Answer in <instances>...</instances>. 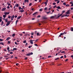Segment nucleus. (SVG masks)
<instances>
[{"label":"nucleus","instance_id":"nucleus-1","mask_svg":"<svg viewBox=\"0 0 73 73\" xmlns=\"http://www.w3.org/2000/svg\"><path fill=\"white\" fill-rule=\"evenodd\" d=\"M32 54H33V52H31L30 53H29L28 54H26V56H29L30 55H32Z\"/></svg>","mask_w":73,"mask_h":73},{"label":"nucleus","instance_id":"nucleus-2","mask_svg":"<svg viewBox=\"0 0 73 73\" xmlns=\"http://www.w3.org/2000/svg\"><path fill=\"white\" fill-rule=\"evenodd\" d=\"M9 24H10V21H8L7 22V23L6 24V26H8Z\"/></svg>","mask_w":73,"mask_h":73},{"label":"nucleus","instance_id":"nucleus-3","mask_svg":"<svg viewBox=\"0 0 73 73\" xmlns=\"http://www.w3.org/2000/svg\"><path fill=\"white\" fill-rule=\"evenodd\" d=\"M38 13L37 12H36L35 13H34V14H33V15L34 16H36L37 15V14Z\"/></svg>","mask_w":73,"mask_h":73},{"label":"nucleus","instance_id":"nucleus-4","mask_svg":"<svg viewBox=\"0 0 73 73\" xmlns=\"http://www.w3.org/2000/svg\"><path fill=\"white\" fill-rule=\"evenodd\" d=\"M16 7H19V4H17L15 5V6L14 7V9H15V8Z\"/></svg>","mask_w":73,"mask_h":73},{"label":"nucleus","instance_id":"nucleus-5","mask_svg":"<svg viewBox=\"0 0 73 73\" xmlns=\"http://www.w3.org/2000/svg\"><path fill=\"white\" fill-rule=\"evenodd\" d=\"M4 14H5V15H9V12H5L4 13Z\"/></svg>","mask_w":73,"mask_h":73},{"label":"nucleus","instance_id":"nucleus-6","mask_svg":"<svg viewBox=\"0 0 73 73\" xmlns=\"http://www.w3.org/2000/svg\"><path fill=\"white\" fill-rule=\"evenodd\" d=\"M29 41L30 42V44H33V42L32 40H30Z\"/></svg>","mask_w":73,"mask_h":73},{"label":"nucleus","instance_id":"nucleus-7","mask_svg":"<svg viewBox=\"0 0 73 73\" xmlns=\"http://www.w3.org/2000/svg\"><path fill=\"white\" fill-rule=\"evenodd\" d=\"M69 12H70V11L68 10L66 13V15H68V14H69Z\"/></svg>","mask_w":73,"mask_h":73},{"label":"nucleus","instance_id":"nucleus-8","mask_svg":"<svg viewBox=\"0 0 73 73\" xmlns=\"http://www.w3.org/2000/svg\"><path fill=\"white\" fill-rule=\"evenodd\" d=\"M6 9V8H5V7H4L2 9V11H5V10Z\"/></svg>","mask_w":73,"mask_h":73},{"label":"nucleus","instance_id":"nucleus-9","mask_svg":"<svg viewBox=\"0 0 73 73\" xmlns=\"http://www.w3.org/2000/svg\"><path fill=\"white\" fill-rule=\"evenodd\" d=\"M24 2L25 3H26V2H27V3H28V2H29V1L28 0H25Z\"/></svg>","mask_w":73,"mask_h":73},{"label":"nucleus","instance_id":"nucleus-10","mask_svg":"<svg viewBox=\"0 0 73 73\" xmlns=\"http://www.w3.org/2000/svg\"><path fill=\"white\" fill-rule=\"evenodd\" d=\"M63 14V13H62L61 14H60L59 16H58V17H60V16H62V15Z\"/></svg>","mask_w":73,"mask_h":73},{"label":"nucleus","instance_id":"nucleus-11","mask_svg":"<svg viewBox=\"0 0 73 73\" xmlns=\"http://www.w3.org/2000/svg\"><path fill=\"white\" fill-rule=\"evenodd\" d=\"M21 17V16H19V17H18L17 18V20H19L20 19Z\"/></svg>","mask_w":73,"mask_h":73},{"label":"nucleus","instance_id":"nucleus-12","mask_svg":"<svg viewBox=\"0 0 73 73\" xmlns=\"http://www.w3.org/2000/svg\"><path fill=\"white\" fill-rule=\"evenodd\" d=\"M56 8H57L58 9H61V8L60 7V6H58V7H56Z\"/></svg>","mask_w":73,"mask_h":73},{"label":"nucleus","instance_id":"nucleus-13","mask_svg":"<svg viewBox=\"0 0 73 73\" xmlns=\"http://www.w3.org/2000/svg\"><path fill=\"white\" fill-rule=\"evenodd\" d=\"M3 17H4V18H5V17H6V16H7V15H3Z\"/></svg>","mask_w":73,"mask_h":73},{"label":"nucleus","instance_id":"nucleus-14","mask_svg":"<svg viewBox=\"0 0 73 73\" xmlns=\"http://www.w3.org/2000/svg\"><path fill=\"white\" fill-rule=\"evenodd\" d=\"M42 10H43V9H40L39 10V11H40V12H41V11H42Z\"/></svg>","mask_w":73,"mask_h":73},{"label":"nucleus","instance_id":"nucleus-15","mask_svg":"<svg viewBox=\"0 0 73 73\" xmlns=\"http://www.w3.org/2000/svg\"><path fill=\"white\" fill-rule=\"evenodd\" d=\"M7 49L8 51H9V47H8L7 48Z\"/></svg>","mask_w":73,"mask_h":73},{"label":"nucleus","instance_id":"nucleus-16","mask_svg":"<svg viewBox=\"0 0 73 73\" xmlns=\"http://www.w3.org/2000/svg\"><path fill=\"white\" fill-rule=\"evenodd\" d=\"M7 4H8L9 6V5H11V3H9V2H7Z\"/></svg>","mask_w":73,"mask_h":73},{"label":"nucleus","instance_id":"nucleus-17","mask_svg":"<svg viewBox=\"0 0 73 73\" xmlns=\"http://www.w3.org/2000/svg\"><path fill=\"white\" fill-rule=\"evenodd\" d=\"M54 16H52L50 17V18H51V19H53V18H54Z\"/></svg>","mask_w":73,"mask_h":73},{"label":"nucleus","instance_id":"nucleus-18","mask_svg":"<svg viewBox=\"0 0 73 73\" xmlns=\"http://www.w3.org/2000/svg\"><path fill=\"white\" fill-rule=\"evenodd\" d=\"M18 21H19V20H17V21H16V25H17V23L18 22Z\"/></svg>","mask_w":73,"mask_h":73},{"label":"nucleus","instance_id":"nucleus-19","mask_svg":"<svg viewBox=\"0 0 73 73\" xmlns=\"http://www.w3.org/2000/svg\"><path fill=\"white\" fill-rule=\"evenodd\" d=\"M17 49V48H13V50H16Z\"/></svg>","mask_w":73,"mask_h":73},{"label":"nucleus","instance_id":"nucleus-20","mask_svg":"<svg viewBox=\"0 0 73 73\" xmlns=\"http://www.w3.org/2000/svg\"><path fill=\"white\" fill-rule=\"evenodd\" d=\"M10 38H9V37H8V38H7L6 40H7V41H8V40H9V39H10Z\"/></svg>","mask_w":73,"mask_h":73},{"label":"nucleus","instance_id":"nucleus-21","mask_svg":"<svg viewBox=\"0 0 73 73\" xmlns=\"http://www.w3.org/2000/svg\"><path fill=\"white\" fill-rule=\"evenodd\" d=\"M48 3V2H47V1H46L45 2V4H46V5H47V3Z\"/></svg>","mask_w":73,"mask_h":73},{"label":"nucleus","instance_id":"nucleus-22","mask_svg":"<svg viewBox=\"0 0 73 73\" xmlns=\"http://www.w3.org/2000/svg\"><path fill=\"white\" fill-rule=\"evenodd\" d=\"M0 44H1V45H4V43L3 42L0 43Z\"/></svg>","mask_w":73,"mask_h":73},{"label":"nucleus","instance_id":"nucleus-23","mask_svg":"<svg viewBox=\"0 0 73 73\" xmlns=\"http://www.w3.org/2000/svg\"><path fill=\"white\" fill-rule=\"evenodd\" d=\"M15 17V16L14 15H13V16L11 17V18L14 19V17Z\"/></svg>","mask_w":73,"mask_h":73},{"label":"nucleus","instance_id":"nucleus-24","mask_svg":"<svg viewBox=\"0 0 73 73\" xmlns=\"http://www.w3.org/2000/svg\"><path fill=\"white\" fill-rule=\"evenodd\" d=\"M4 24V22L3 21H2L1 23V25H3Z\"/></svg>","mask_w":73,"mask_h":73},{"label":"nucleus","instance_id":"nucleus-25","mask_svg":"<svg viewBox=\"0 0 73 73\" xmlns=\"http://www.w3.org/2000/svg\"><path fill=\"white\" fill-rule=\"evenodd\" d=\"M65 11H63L62 12V13L63 14L64 13H65Z\"/></svg>","mask_w":73,"mask_h":73},{"label":"nucleus","instance_id":"nucleus-26","mask_svg":"<svg viewBox=\"0 0 73 73\" xmlns=\"http://www.w3.org/2000/svg\"><path fill=\"white\" fill-rule=\"evenodd\" d=\"M12 36L13 37H15V34H13L12 35Z\"/></svg>","mask_w":73,"mask_h":73},{"label":"nucleus","instance_id":"nucleus-27","mask_svg":"<svg viewBox=\"0 0 73 73\" xmlns=\"http://www.w3.org/2000/svg\"><path fill=\"white\" fill-rule=\"evenodd\" d=\"M37 36H40V34H39V33H37Z\"/></svg>","mask_w":73,"mask_h":73},{"label":"nucleus","instance_id":"nucleus-28","mask_svg":"<svg viewBox=\"0 0 73 73\" xmlns=\"http://www.w3.org/2000/svg\"><path fill=\"white\" fill-rule=\"evenodd\" d=\"M62 34L63 35H64V34H66V33L65 32H64L63 33H62Z\"/></svg>","mask_w":73,"mask_h":73},{"label":"nucleus","instance_id":"nucleus-29","mask_svg":"<svg viewBox=\"0 0 73 73\" xmlns=\"http://www.w3.org/2000/svg\"><path fill=\"white\" fill-rule=\"evenodd\" d=\"M5 22H7V21H8V19H6L5 20Z\"/></svg>","mask_w":73,"mask_h":73},{"label":"nucleus","instance_id":"nucleus-30","mask_svg":"<svg viewBox=\"0 0 73 73\" xmlns=\"http://www.w3.org/2000/svg\"><path fill=\"white\" fill-rule=\"evenodd\" d=\"M71 31H73V28H71Z\"/></svg>","mask_w":73,"mask_h":73},{"label":"nucleus","instance_id":"nucleus-31","mask_svg":"<svg viewBox=\"0 0 73 73\" xmlns=\"http://www.w3.org/2000/svg\"><path fill=\"white\" fill-rule=\"evenodd\" d=\"M26 42H27V41H26V40H24V41H23V42L24 43H26Z\"/></svg>","mask_w":73,"mask_h":73},{"label":"nucleus","instance_id":"nucleus-32","mask_svg":"<svg viewBox=\"0 0 73 73\" xmlns=\"http://www.w3.org/2000/svg\"><path fill=\"white\" fill-rule=\"evenodd\" d=\"M58 59H59V58H58L55 59V60H58Z\"/></svg>","mask_w":73,"mask_h":73},{"label":"nucleus","instance_id":"nucleus-33","mask_svg":"<svg viewBox=\"0 0 73 73\" xmlns=\"http://www.w3.org/2000/svg\"><path fill=\"white\" fill-rule=\"evenodd\" d=\"M50 11H49L48 12H47L46 13L47 14H49V13H50Z\"/></svg>","mask_w":73,"mask_h":73},{"label":"nucleus","instance_id":"nucleus-34","mask_svg":"<svg viewBox=\"0 0 73 73\" xmlns=\"http://www.w3.org/2000/svg\"><path fill=\"white\" fill-rule=\"evenodd\" d=\"M20 12H24V10H21Z\"/></svg>","mask_w":73,"mask_h":73},{"label":"nucleus","instance_id":"nucleus-35","mask_svg":"<svg viewBox=\"0 0 73 73\" xmlns=\"http://www.w3.org/2000/svg\"><path fill=\"white\" fill-rule=\"evenodd\" d=\"M0 41H3V39H0Z\"/></svg>","mask_w":73,"mask_h":73},{"label":"nucleus","instance_id":"nucleus-36","mask_svg":"<svg viewBox=\"0 0 73 73\" xmlns=\"http://www.w3.org/2000/svg\"><path fill=\"white\" fill-rule=\"evenodd\" d=\"M47 9H48V8L47 7H45L44 8V10H47Z\"/></svg>","mask_w":73,"mask_h":73},{"label":"nucleus","instance_id":"nucleus-37","mask_svg":"<svg viewBox=\"0 0 73 73\" xmlns=\"http://www.w3.org/2000/svg\"><path fill=\"white\" fill-rule=\"evenodd\" d=\"M61 53H64L65 52L64 51L61 52Z\"/></svg>","mask_w":73,"mask_h":73},{"label":"nucleus","instance_id":"nucleus-38","mask_svg":"<svg viewBox=\"0 0 73 73\" xmlns=\"http://www.w3.org/2000/svg\"><path fill=\"white\" fill-rule=\"evenodd\" d=\"M44 19H47V18L46 17H43Z\"/></svg>","mask_w":73,"mask_h":73},{"label":"nucleus","instance_id":"nucleus-39","mask_svg":"<svg viewBox=\"0 0 73 73\" xmlns=\"http://www.w3.org/2000/svg\"><path fill=\"white\" fill-rule=\"evenodd\" d=\"M8 43L9 44H11V42H10V41H8Z\"/></svg>","mask_w":73,"mask_h":73},{"label":"nucleus","instance_id":"nucleus-40","mask_svg":"<svg viewBox=\"0 0 73 73\" xmlns=\"http://www.w3.org/2000/svg\"><path fill=\"white\" fill-rule=\"evenodd\" d=\"M64 57V56H61V57H60V58H62Z\"/></svg>","mask_w":73,"mask_h":73},{"label":"nucleus","instance_id":"nucleus-41","mask_svg":"<svg viewBox=\"0 0 73 73\" xmlns=\"http://www.w3.org/2000/svg\"><path fill=\"white\" fill-rule=\"evenodd\" d=\"M41 17V16H40V15H38L37 17H38V18H39V17Z\"/></svg>","mask_w":73,"mask_h":73},{"label":"nucleus","instance_id":"nucleus-42","mask_svg":"<svg viewBox=\"0 0 73 73\" xmlns=\"http://www.w3.org/2000/svg\"><path fill=\"white\" fill-rule=\"evenodd\" d=\"M35 46H37V44H35Z\"/></svg>","mask_w":73,"mask_h":73},{"label":"nucleus","instance_id":"nucleus-43","mask_svg":"<svg viewBox=\"0 0 73 73\" xmlns=\"http://www.w3.org/2000/svg\"><path fill=\"white\" fill-rule=\"evenodd\" d=\"M32 5V3H30L29 4V6H31V5Z\"/></svg>","mask_w":73,"mask_h":73},{"label":"nucleus","instance_id":"nucleus-44","mask_svg":"<svg viewBox=\"0 0 73 73\" xmlns=\"http://www.w3.org/2000/svg\"><path fill=\"white\" fill-rule=\"evenodd\" d=\"M60 3V1H58L57 2V4H58V3Z\"/></svg>","mask_w":73,"mask_h":73},{"label":"nucleus","instance_id":"nucleus-45","mask_svg":"<svg viewBox=\"0 0 73 73\" xmlns=\"http://www.w3.org/2000/svg\"><path fill=\"white\" fill-rule=\"evenodd\" d=\"M53 5H56V3H53Z\"/></svg>","mask_w":73,"mask_h":73},{"label":"nucleus","instance_id":"nucleus-46","mask_svg":"<svg viewBox=\"0 0 73 73\" xmlns=\"http://www.w3.org/2000/svg\"><path fill=\"white\" fill-rule=\"evenodd\" d=\"M13 56H12L11 57H10V58H13Z\"/></svg>","mask_w":73,"mask_h":73},{"label":"nucleus","instance_id":"nucleus-47","mask_svg":"<svg viewBox=\"0 0 73 73\" xmlns=\"http://www.w3.org/2000/svg\"><path fill=\"white\" fill-rule=\"evenodd\" d=\"M19 65V63H17L16 64V65H17V66H18V65Z\"/></svg>","mask_w":73,"mask_h":73},{"label":"nucleus","instance_id":"nucleus-48","mask_svg":"<svg viewBox=\"0 0 73 73\" xmlns=\"http://www.w3.org/2000/svg\"><path fill=\"white\" fill-rule=\"evenodd\" d=\"M66 7H69V5H66Z\"/></svg>","mask_w":73,"mask_h":73},{"label":"nucleus","instance_id":"nucleus-49","mask_svg":"<svg viewBox=\"0 0 73 73\" xmlns=\"http://www.w3.org/2000/svg\"><path fill=\"white\" fill-rule=\"evenodd\" d=\"M7 8H8V9H9V6H8L7 7Z\"/></svg>","mask_w":73,"mask_h":73},{"label":"nucleus","instance_id":"nucleus-50","mask_svg":"<svg viewBox=\"0 0 73 73\" xmlns=\"http://www.w3.org/2000/svg\"><path fill=\"white\" fill-rule=\"evenodd\" d=\"M63 5H66V3H63Z\"/></svg>","mask_w":73,"mask_h":73},{"label":"nucleus","instance_id":"nucleus-51","mask_svg":"<svg viewBox=\"0 0 73 73\" xmlns=\"http://www.w3.org/2000/svg\"><path fill=\"white\" fill-rule=\"evenodd\" d=\"M15 44H16V45H17V42H15Z\"/></svg>","mask_w":73,"mask_h":73},{"label":"nucleus","instance_id":"nucleus-52","mask_svg":"<svg viewBox=\"0 0 73 73\" xmlns=\"http://www.w3.org/2000/svg\"><path fill=\"white\" fill-rule=\"evenodd\" d=\"M2 21V20L1 19H0V22H1Z\"/></svg>","mask_w":73,"mask_h":73},{"label":"nucleus","instance_id":"nucleus-53","mask_svg":"<svg viewBox=\"0 0 73 73\" xmlns=\"http://www.w3.org/2000/svg\"><path fill=\"white\" fill-rule=\"evenodd\" d=\"M65 15H63L62 16V17H64V16H65Z\"/></svg>","mask_w":73,"mask_h":73},{"label":"nucleus","instance_id":"nucleus-54","mask_svg":"<svg viewBox=\"0 0 73 73\" xmlns=\"http://www.w3.org/2000/svg\"><path fill=\"white\" fill-rule=\"evenodd\" d=\"M10 54H13V52H10Z\"/></svg>","mask_w":73,"mask_h":73},{"label":"nucleus","instance_id":"nucleus-55","mask_svg":"<svg viewBox=\"0 0 73 73\" xmlns=\"http://www.w3.org/2000/svg\"><path fill=\"white\" fill-rule=\"evenodd\" d=\"M31 46H29V48H31Z\"/></svg>","mask_w":73,"mask_h":73},{"label":"nucleus","instance_id":"nucleus-56","mask_svg":"<svg viewBox=\"0 0 73 73\" xmlns=\"http://www.w3.org/2000/svg\"><path fill=\"white\" fill-rule=\"evenodd\" d=\"M64 58H66V55H64Z\"/></svg>","mask_w":73,"mask_h":73},{"label":"nucleus","instance_id":"nucleus-57","mask_svg":"<svg viewBox=\"0 0 73 73\" xmlns=\"http://www.w3.org/2000/svg\"><path fill=\"white\" fill-rule=\"evenodd\" d=\"M17 15H16L15 16V18H17Z\"/></svg>","mask_w":73,"mask_h":73},{"label":"nucleus","instance_id":"nucleus-58","mask_svg":"<svg viewBox=\"0 0 73 73\" xmlns=\"http://www.w3.org/2000/svg\"><path fill=\"white\" fill-rule=\"evenodd\" d=\"M65 16L66 17H68V16H69V15H65Z\"/></svg>","mask_w":73,"mask_h":73},{"label":"nucleus","instance_id":"nucleus-59","mask_svg":"<svg viewBox=\"0 0 73 73\" xmlns=\"http://www.w3.org/2000/svg\"><path fill=\"white\" fill-rule=\"evenodd\" d=\"M71 10H73V7H71Z\"/></svg>","mask_w":73,"mask_h":73},{"label":"nucleus","instance_id":"nucleus-60","mask_svg":"<svg viewBox=\"0 0 73 73\" xmlns=\"http://www.w3.org/2000/svg\"><path fill=\"white\" fill-rule=\"evenodd\" d=\"M8 18H9V19H10V18H11V16H9V17H8Z\"/></svg>","mask_w":73,"mask_h":73},{"label":"nucleus","instance_id":"nucleus-61","mask_svg":"<svg viewBox=\"0 0 73 73\" xmlns=\"http://www.w3.org/2000/svg\"><path fill=\"white\" fill-rule=\"evenodd\" d=\"M50 8H51V7L49 8L48 9V11H50Z\"/></svg>","mask_w":73,"mask_h":73},{"label":"nucleus","instance_id":"nucleus-62","mask_svg":"<svg viewBox=\"0 0 73 73\" xmlns=\"http://www.w3.org/2000/svg\"><path fill=\"white\" fill-rule=\"evenodd\" d=\"M21 9V7H19V9Z\"/></svg>","mask_w":73,"mask_h":73},{"label":"nucleus","instance_id":"nucleus-63","mask_svg":"<svg viewBox=\"0 0 73 73\" xmlns=\"http://www.w3.org/2000/svg\"><path fill=\"white\" fill-rule=\"evenodd\" d=\"M60 35L61 36H62V35H63L62 33H60Z\"/></svg>","mask_w":73,"mask_h":73},{"label":"nucleus","instance_id":"nucleus-64","mask_svg":"<svg viewBox=\"0 0 73 73\" xmlns=\"http://www.w3.org/2000/svg\"><path fill=\"white\" fill-rule=\"evenodd\" d=\"M70 4H73V2H70Z\"/></svg>","mask_w":73,"mask_h":73}]
</instances>
